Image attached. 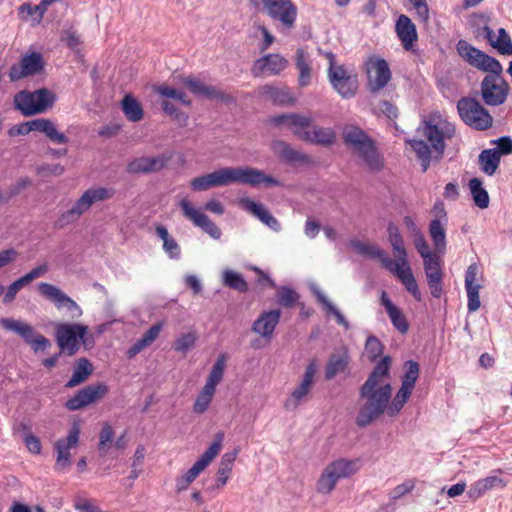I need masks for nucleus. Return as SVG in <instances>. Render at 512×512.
I'll use <instances>...</instances> for the list:
<instances>
[{"label":"nucleus","instance_id":"46","mask_svg":"<svg viewBox=\"0 0 512 512\" xmlns=\"http://www.w3.org/2000/svg\"><path fill=\"white\" fill-rule=\"evenodd\" d=\"M312 291L317 299L323 304L327 313L335 316L339 325H342L346 330L350 328L349 322L345 319L343 314L333 305V303L321 292L317 286H312Z\"/></svg>","mask_w":512,"mask_h":512},{"label":"nucleus","instance_id":"4","mask_svg":"<svg viewBox=\"0 0 512 512\" xmlns=\"http://www.w3.org/2000/svg\"><path fill=\"white\" fill-rule=\"evenodd\" d=\"M113 189L96 187L87 189L66 211H63L54 222V226L62 229L65 226L77 222L93 204L107 200L113 196Z\"/></svg>","mask_w":512,"mask_h":512},{"label":"nucleus","instance_id":"17","mask_svg":"<svg viewBox=\"0 0 512 512\" xmlns=\"http://www.w3.org/2000/svg\"><path fill=\"white\" fill-rule=\"evenodd\" d=\"M269 17L278 21L284 28L294 27L297 18V7L291 0H262Z\"/></svg>","mask_w":512,"mask_h":512},{"label":"nucleus","instance_id":"38","mask_svg":"<svg viewBox=\"0 0 512 512\" xmlns=\"http://www.w3.org/2000/svg\"><path fill=\"white\" fill-rule=\"evenodd\" d=\"M270 123L287 128H308L312 123V118L306 115L289 113L272 117Z\"/></svg>","mask_w":512,"mask_h":512},{"label":"nucleus","instance_id":"48","mask_svg":"<svg viewBox=\"0 0 512 512\" xmlns=\"http://www.w3.org/2000/svg\"><path fill=\"white\" fill-rule=\"evenodd\" d=\"M122 110L126 118L132 122L143 118V109L139 102L131 95H126L122 100Z\"/></svg>","mask_w":512,"mask_h":512},{"label":"nucleus","instance_id":"45","mask_svg":"<svg viewBox=\"0 0 512 512\" xmlns=\"http://www.w3.org/2000/svg\"><path fill=\"white\" fill-rule=\"evenodd\" d=\"M226 363H227V355L226 354L219 355L210 371V374H209L207 380H206V383L204 385L205 387L216 391V386L223 379Z\"/></svg>","mask_w":512,"mask_h":512},{"label":"nucleus","instance_id":"24","mask_svg":"<svg viewBox=\"0 0 512 512\" xmlns=\"http://www.w3.org/2000/svg\"><path fill=\"white\" fill-rule=\"evenodd\" d=\"M481 272L477 264H471L465 272V290L467 293L469 312H475L480 308L481 302L479 291L482 287L480 283Z\"/></svg>","mask_w":512,"mask_h":512},{"label":"nucleus","instance_id":"58","mask_svg":"<svg viewBox=\"0 0 512 512\" xmlns=\"http://www.w3.org/2000/svg\"><path fill=\"white\" fill-rule=\"evenodd\" d=\"M201 98H205L208 100H220L222 102L230 103L233 101V97L229 94L224 93L216 86L205 85L203 88V92L200 95Z\"/></svg>","mask_w":512,"mask_h":512},{"label":"nucleus","instance_id":"22","mask_svg":"<svg viewBox=\"0 0 512 512\" xmlns=\"http://www.w3.org/2000/svg\"><path fill=\"white\" fill-rule=\"evenodd\" d=\"M171 154H160L154 157H139L127 164V172L130 174H147L162 170L171 159Z\"/></svg>","mask_w":512,"mask_h":512},{"label":"nucleus","instance_id":"15","mask_svg":"<svg viewBox=\"0 0 512 512\" xmlns=\"http://www.w3.org/2000/svg\"><path fill=\"white\" fill-rule=\"evenodd\" d=\"M80 432V425L75 422L69 429L68 435L65 438H60L55 442L54 449L57 453L55 469L57 471L65 472L70 467V451L78 446Z\"/></svg>","mask_w":512,"mask_h":512},{"label":"nucleus","instance_id":"6","mask_svg":"<svg viewBox=\"0 0 512 512\" xmlns=\"http://www.w3.org/2000/svg\"><path fill=\"white\" fill-rule=\"evenodd\" d=\"M358 469L359 465L357 460L340 458L329 463L317 480V491L321 494H329L334 490L340 479L352 476Z\"/></svg>","mask_w":512,"mask_h":512},{"label":"nucleus","instance_id":"40","mask_svg":"<svg viewBox=\"0 0 512 512\" xmlns=\"http://www.w3.org/2000/svg\"><path fill=\"white\" fill-rule=\"evenodd\" d=\"M501 160L496 156L494 150L484 149L478 155V165L482 173L491 177L496 174L500 167Z\"/></svg>","mask_w":512,"mask_h":512},{"label":"nucleus","instance_id":"51","mask_svg":"<svg viewBox=\"0 0 512 512\" xmlns=\"http://www.w3.org/2000/svg\"><path fill=\"white\" fill-rule=\"evenodd\" d=\"M498 35L492 47L502 55H512V40L504 28L498 29Z\"/></svg>","mask_w":512,"mask_h":512},{"label":"nucleus","instance_id":"11","mask_svg":"<svg viewBox=\"0 0 512 512\" xmlns=\"http://www.w3.org/2000/svg\"><path fill=\"white\" fill-rule=\"evenodd\" d=\"M456 50L460 57H462L469 65L487 74H491L503 68L496 58L475 48L466 40H459L456 44Z\"/></svg>","mask_w":512,"mask_h":512},{"label":"nucleus","instance_id":"19","mask_svg":"<svg viewBox=\"0 0 512 512\" xmlns=\"http://www.w3.org/2000/svg\"><path fill=\"white\" fill-rule=\"evenodd\" d=\"M179 206L186 219L191 221L196 227L201 228L213 239H220L222 233L219 227L204 212L195 208L187 198H182L179 201Z\"/></svg>","mask_w":512,"mask_h":512},{"label":"nucleus","instance_id":"3","mask_svg":"<svg viewBox=\"0 0 512 512\" xmlns=\"http://www.w3.org/2000/svg\"><path fill=\"white\" fill-rule=\"evenodd\" d=\"M394 259H392L391 273L404 285L407 291L417 300H421V293L408 261L407 251L402 236L389 237Z\"/></svg>","mask_w":512,"mask_h":512},{"label":"nucleus","instance_id":"18","mask_svg":"<svg viewBox=\"0 0 512 512\" xmlns=\"http://www.w3.org/2000/svg\"><path fill=\"white\" fill-rule=\"evenodd\" d=\"M37 288L40 295L53 302L57 309L66 308L70 312L72 319L82 316L83 311L81 307L57 286L41 282L37 285Z\"/></svg>","mask_w":512,"mask_h":512},{"label":"nucleus","instance_id":"62","mask_svg":"<svg viewBox=\"0 0 512 512\" xmlns=\"http://www.w3.org/2000/svg\"><path fill=\"white\" fill-rule=\"evenodd\" d=\"M382 351V343L375 336H369L365 343L367 357L373 361L382 354Z\"/></svg>","mask_w":512,"mask_h":512},{"label":"nucleus","instance_id":"41","mask_svg":"<svg viewBox=\"0 0 512 512\" xmlns=\"http://www.w3.org/2000/svg\"><path fill=\"white\" fill-rule=\"evenodd\" d=\"M262 94L280 105H292L295 99L287 88H278L272 85L262 87Z\"/></svg>","mask_w":512,"mask_h":512},{"label":"nucleus","instance_id":"27","mask_svg":"<svg viewBox=\"0 0 512 512\" xmlns=\"http://www.w3.org/2000/svg\"><path fill=\"white\" fill-rule=\"evenodd\" d=\"M280 316L281 312L278 309L261 313L253 323L252 331L267 341H270L279 323Z\"/></svg>","mask_w":512,"mask_h":512},{"label":"nucleus","instance_id":"47","mask_svg":"<svg viewBox=\"0 0 512 512\" xmlns=\"http://www.w3.org/2000/svg\"><path fill=\"white\" fill-rule=\"evenodd\" d=\"M413 392V388L402 385L394 398L389 401V416L393 417L397 415L404 407L406 402L409 400L411 394Z\"/></svg>","mask_w":512,"mask_h":512},{"label":"nucleus","instance_id":"31","mask_svg":"<svg viewBox=\"0 0 512 512\" xmlns=\"http://www.w3.org/2000/svg\"><path fill=\"white\" fill-rule=\"evenodd\" d=\"M351 246L360 254L376 258L380 261L381 265L391 273L392 259L390 256L381 248L376 245L354 240L351 242Z\"/></svg>","mask_w":512,"mask_h":512},{"label":"nucleus","instance_id":"33","mask_svg":"<svg viewBox=\"0 0 512 512\" xmlns=\"http://www.w3.org/2000/svg\"><path fill=\"white\" fill-rule=\"evenodd\" d=\"M392 359L390 356H385L373 369L368 379L362 386H368L371 388H383L386 385H391L387 378L391 367Z\"/></svg>","mask_w":512,"mask_h":512},{"label":"nucleus","instance_id":"42","mask_svg":"<svg viewBox=\"0 0 512 512\" xmlns=\"http://www.w3.org/2000/svg\"><path fill=\"white\" fill-rule=\"evenodd\" d=\"M156 235L163 241V250L172 259H179L181 249L176 240L171 237L168 230L163 225H157L155 228Z\"/></svg>","mask_w":512,"mask_h":512},{"label":"nucleus","instance_id":"32","mask_svg":"<svg viewBox=\"0 0 512 512\" xmlns=\"http://www.w3.org/2000/svg\"><path fill=\"white\" fill-rule=\"evenodd\" d=\"M350 361L348 349L341 347L333 352L326 364L325 377L327 380L333 379L337 374L346 370Z\"/></svg>","mask_w":512,"mask_h":512},{"label":"nucleus","instance_id":"21","mask_svg":"<svg viewBox=\"0 0 512 512\" xmlns=\"http://www.w3.org/2000/svg\"><path fill=\"white\" fill-rule=\"evenodd\" d=\"M287 65L288 60L280 54H267L254 62L251 73L254 77L278 75Z\"/></svg>","mask_w":512,"mask_h":512},{"label":"nucleus","instance_id":"57","mask_svg":"<svg viewBox=\"0 0 512 512\" xmlns=\"http://www.w3.org/2000/svg\"><path fill=\"white\" fill-rule=\"evenodd\" d=\"M60 40L72 51L78 53L82 43L80 35L73 28L65 29L62 31Z\"/></svg>","mask_w":512,"mask_h":512},{"label":"nucleus","instance_id":"44","mask_svg":"<svg viewBox=\"0 0 512 512\" xmlns=\"http://www.w3.org/2000/svg\"><path fill=\"white\" fill-rule=\"evenodd\" d=\"M469 189L475 205L481 209H485L489 206V195L488 192L483 188V182L481 179L475 177L469 181Z\"/></svg>","mask_w":512,"mask_h":512},{"label":"nucleus","instance_id":"64","mask_svg":"<svg viewBox=\"0 0 512 512\" xmlns=\"http://www.w3.org/2000/svg\"><path fill=\"white\" fill-rule=\"evenodd\" d=\"M49 264L47 262H43L34 268H32L28 273L22 276V279L28 285L32 281L45 276L49 272Z\"/></svg>","mask_w":512,"mask_h":512},{"label":"nucleus","instance_id":"37","mask_svg":"<svg viewBox=\"0 0 512 512\" xmlns=\"http://www.w3.org/2000/svg\"><path fill=\"white\" fill-rule=\"evenodd\" d=\"M0 324L4 329L18 334L27 344L32 342V339L37 334L31 325L13 318H2Z\"/></svg>","mask_w":512,"mask_h":512},{"label":"nucleus","instance_id":"30","mask_svg":"<svg viewBox=\"0 0 512 512\" xmlns=\"http://www.w3.org/2000/svg\"><path fill=\"white\" fill-rule=\"evenodd\" d=\"M380 304L385 308L393 327L401 334H406L409 330L407 319L403 311L390 300L385 291L381 293Z\"/></svg>","mask_w":512,"mask_h":512},{"label":"nucleus","instance_id":"29","mask_svg":"<svg viewBox=\"0 0 512 512\" xmlns=\"http://www.w3.org/2000/svg\"><path fill=\"white\" fill-rule=\"evenodd\" d=\"M396 34L405 50H411L417 40V30L412 20L402 14L398 17L395 25Z\"/></svg>","mask_w":512,"mask_h":512},{"label":"nucleus","instance_id":"5","mask_svg":"<svg viewBox=\"0 0 512 512\" xmlns=\"http://www.w3.org/2000/svg\"><path fill=\"white\" fill-rule=\"evenodd\" d=\"M345 143L357 154L371 171H380L384 159L373 140L363 130H348L344 134Z\"/></svg>","mask_w":512,"mask_h":512},{"label":"nucleus","instance_id":"35","mask_svg":"<svg viewBox=\"0 0 512 512\" xmlns=\"http://www.w3.org/2000/svg\"><path fill=\"white\" fill-rule=\"evenodd\" d=\"M507 483L500 477L497 476H488L486 478L480 479L474 482L468 491V496L476 500L483 496L487 491L494 488H504Z\"/></svg>","mask_w":512,"mask_h":512},{"label":"nucleus","instance_id":"39","mask_svg":"<svg viewBox=\"0 0 512 512\" xmlns=\"http://www.w3.org/2000/svg\"><path fill=\"white\" fill-rule=\"evenodd\" d=\"M163 327V322L152 325L135 344L128 350L129 357H134L139 354L143 349L150 346L159 336Z\"/></svg>","mask_w":512,"mask_h":512},{"label":"nucleus","instance_id":"56","mask_svg":"<svg viewBox=\"0 0 512 512\" xmlns=\"http://www.w3.org/2000/svg\"><path fill=\"white\" fill-rule=\"evenodd\" d=\"M271 148L276 154L280 155L287 161H297L300 158L299 153L284 141L274 140L271 143Z\"/></svg>","mask_w":512,"mask_h":512},{"label":"nucleus","instance_id":"13","mask_svg":"<svg viewBox=\"0 0 512 512\" xmlns=\"http://www.w3.org/2000/svg\"><path fill=\"white\" fill-rule=\"evenodd\" d=\"M457 110L463 122L472 128H491L492 126V116L474 98H461L457 103Z\"/></svg>","mask_w":512,"mask_h":512},{"label":"nucleus","instance_id":"34","mask_svg":"<svg viewBox=\"0 0 512 512\" xmlns=\"http://www.w3.org/2000/svg\"><path fill=\"white\" fill-rule=\"evenodd\" d=\"M312 64L309 53L304 49H297L295 53V66L298 70V84L300 87H306L312 82Z\"/></svg>","mask_w":512,"mask_h":512},{"label":"nucleus","instance_id":"63","mask_svg":"<svg viewBox=\"0 0 512 512\" xmlns=\"http://www.w3.org/2000/svg\"><path fill=\"white\" fill-rule=\"evenodd\" d=\"M423 128H449L447 120L440 112H432L427 118L422 121Z\"/></svg>","mask_w":512,"mask_h":512},{"label":"nucleus","instance_id":"1","mask_svg":"<svg viewBox=\"0 0 512 512\" xmlns=\"http://www.w3.org/2000/svg\"><path fill=\"white\" fill-rule=\"evenodd\" d=\"M232 183L257 186L264 183L267 186H278L279 181L262 171L249 167H225L212 173L192 179L190 185L194 191H205L214 187L226 186Z\"/></svg>","mask_w":512,"mask_h":512},{"label":"nucleus","instance_id":"25","mask_svg":"<svg viewBox=\"0 0 512 512\" xmlns=\"http://www.w3.org/2000/svg\"><path fill=\"white\" fill-rule=\"evenodd\" d=\"M224 434L219 432L216 434L214 441L209 448L201 455V457L193 464V466L183 475L190 483H192L201 472L213 461L222 448Z\"/></svg>","mask_w":512,"mask_h":512},{"label":"nucleus","instance_id":"54","mask_svg":"<svg viewBox=\"0 0 512 512\" xmlns=\"http://www.w3.org/2000/svg\"><path fill=\"white\" fill-rule=\"evenodd\" d=\"M214 394V390L203 386V388L196 397V400L193 405V411L198 414L204 413L208 409Z\"/></svg>","mask_w":512,"mask_h":512},{"label":"nucleus","instance_id":"60","mask_svg":"<svg viewBox=\"0 0 512 512\" xmlns=\"http://www.w3.org/2000/svg\"><path fill=\"white\" fill-rule=\"evenodd\" d=\"M46 11L47 9L41 1L40 4L35 6H32L29 3H24L19 7L20 14H26L27 16H35V21L37 24L41 22Z\"/></svg>","mask_w":512,"mask_h":512},{"label":"nucleus","instance_id":"28","mask_svg":"<svg viewBox=\"0 0 512 512\" xmlns=\"http://www.w3.org/2000/svg\"><path fill=\"white\" fill-rule=\"evenodd\" d=\"M425 275L430 293L435 298H440L443 292V274L438 258L428 259L424 263Z\"/></svg>","mask_w":512,"mask_h":512},{"label":"nucleus","instance_id":"53","mask_svg":"<svg viewBox=\"0 0 512 512\" xmlns=\"http://www.w3.org/2000/svg\"><path fill=\"white\" fill-rule=\"evenodd\" d=\"M276 295L278 303L287 308L293 307L299 299L298 293L286 286L277 287Z\"/></svg>","mask_w":512,"mask_h":512},{"label":"nucleus","instance_id":"10","mask_svg":"<svg viewBox=\"0 0 512 512\" xmlns=\"http://www.w3.org/2000/svg\"><path fill=\"white\" fill-rule=\"evenodd\" d=\"M332 88L344 99L353 98L359 88L358 74L352 66L341 64L327 69Z\"/></svg>","mask_w":512,"mask_h":512},{"label":"nucleus","instance_id":"59","mask_svg":"<svg viewBox=\"0 0 512 512\" xmlns=\"http://www.w3.org/2000/svg\"><path fill=\"white\" fill-rule=\"evenodd\" d=\"M196 339L197 337L194 332H188L175 340L173 348L177 352L186 354L190 349L194 347Z\"/></svg>","mask_w":512,"mask_h":512},{"label":"nucleus","instance_id":"50","mask_svg":"<svg viewBox=\"0 0 512 512\" xmlns=\"http://www.w3.org/2000/svg\"><path fill=\"white\" fill-rule=\"evenodd\" d=\"M444 224L440 219H433L429 225V233L433 243L438 250H442L446 246V233Z\"/></svg>","mask_w":512,"mask_h":512},{"label":"nucleus","instance_id":"49","mask_svg":"<svg viewBox=\"0 0 512 512\" xmlns=\"http://www.w3.org/2000/svg\"><path fill=\"white\" fill-rule=\"evenodd\" d=\"M222 281L225 286L239 292H246L248 290V284L242 275L233 270H224L222 273Z\"/></svg>","mask_w":512,"mask_h":512},{"label":"nucleus","instance_id":"55","mask_svg":"<svg viewBox=\"0 0 512 512\" xmlns=\"http://www.w3.org/2000/svg\"><path fill=\"white\" fill-rule=\"evenodd\" d=\"M493 148L487 150H494L495 154L501 160L502 157L512 154V139L509 136H502L500 138L490 141Z\"/></svg>","mask_w":512,"mask_h":512},{"label":"nucleus","instance_id":"8","mask_svg":"<svg viewBox=\"0 0 512 512\" xmlns=\"http://www.w3.org/2000/svg\"><path fill=\"white\" fill-rule=\"evenodd\" d=\"M442 131L443 130H425L424 139H407L405 141L406 145L410 147L411 151L421 162L424 172L430 166L431 148L439 153H442L445 148Z\"/></svg>","mask_w":512,"mask_h":512},{"label":"nucleus","instance_id":"12","mask_svg":"<svg viewBox=\"0 0 512 512\" xmlns=\"http://www.w3.org/2000/svg\"><path fill=\"white\" fill-rule=\"evenodd\" d=\"M88 327L79 323H58L55 328V337L61 352L72 356L83 341Z\"/></svg>","mask_w":512,"mask_h":512},{"label":"nucleus","instance_id":"61","mask_svg":"<svg viewBox=\"0 0 512 512\" xmlns=\"http://www.w3.org/2000/svg\"><path fill=\"white\" fill-rule=\"evenodd\" d=\"M114 432L109 424H104L99 435V451L103 454L107 453L111 448Z\"/></svg>","mask_w":512,"mask_h":512},{"label":"nucleus","instance_id":"14","mask_svg":"<svg viewBox=\"0 0 512 512\" xmlns=\"http://www.w3.org/2000/svg\"><path fill=\"white\" fill-rule=\"evenodd\" d=\"M317 371V361L315 359L310 360V362L305 368L304 374L299 384L294 388V390L291 392V394L284 403V407L287 410L296 409L301 402L307 399L309 393L311 392L314 386Z\"/></svg>","mask_w":512,"mask_h":512},{"label":"nucleus","instance_id":"2","mask_svg":"<svg viewBox=\"0 0 512 512\" xmlns=\"http://www.w3.org/2000/svg\"><path fill=\"white\" fill-rule=\"evenodd\" d=\"M391 396V385H386L380 389L362 386L360 389V405L355 418L356 425L366 427L385 413L389 416Z\"/></svg>","mask_w":512,"mask_h":512},{"label":"nucleus","instance_id":"20","mask_svg":"<svg viewBox=\"0 0 512 512\" xmlns=\"http://www.w3.org/2000/svg\"><path fill=\"white\" fill-rule=\"evenodd\" d=\"M368 87L375 93L382 90L391 80V71L385 59L370 57L366 61Z\"/></svg>","mask_w":512,"mask_h":512},{"label":"nucleus","instance_id":"43","mask_svg":"<svg viewBox=\"0 0 512 512\" xmlns=\"http://www.w3.org/2000/svg\"><path fill=\"white\" fill-rule=\"evenodd\" d=\"M91 373L92 366L90 362L85 358H80L74 366L72 377L67 382L66 387L71 388L83 383Z\"/></svg>","mask_w":512,"mask_h":512},{"label":"nucleus","instance_id":"36","mask_svg":"<svg viewBox=\"0 0 512 512\" xmlns=\"http://www.w3.org/2000/svg\"><path fill=\"white\" fill-rule=\"evenodd\" d=\"M295 132L299 139L316 145L329 146L336 139L333 130H295Z\"/></svg>","mask_w":512,"mask_h":512},{"label":"nucleus","instance_id":"9","mask_svg":"<svg viewBox=\"0 0 512 512\" xmlns=\"http://www.w3.org/2000/svg\"><path fill=\"white\" fill-rule=\"evenodd\" d=\"M503 68L491 74H486L480 83V94L488 106H500L507 100L510 86L504 79Z\"/></svg>","mask_w":512,"mask_h":512},{"label":"nucleus","instance_id":"52","mask_svg":"<svg viewBox=\"0 0 512 512\" xmlns=\"http://www.w3.org/2000/svg\"><path fill=\"white\" fill-rule=\"evenodd\" d=\"M404 375L402 377V385L414 389L415 384L419 378L420 367L416 361L409 360L404 364Z\"/></svg>","mask_w":512,"mask_h":512},{"label":"nucleus","instance_id":"26","mask_svg":"<svg viewBox=\"0 0 512 512\" xmlns=\"http://www.w3.org/2000/svg\"><path fill=\"white\" fill-rule=\"evenodd\" d=\"M238 204L242 209L251 213L273 231L278 232L281 230L279 221L261 203L243 197L238 200Z\"/></svg>","mask_w":512,"mask_h":512},{"label":"nucleus","instance_id":"23","mask_svg":"<svg viewBox=\"0 0 512 512\" xmlns=\"http://www.w3.org/2000/svg\"><path fill=\"white\" fill-rule=\"evenodd\" d=\"M108 391L104 384L88 385L66 402V408L75 411L101 399Z\"/></svg>","mask_w":512,"mask_h":512},{"label":"nucleus","instance_id":"7","mask_svg":"<svg viewBox=\"0 0 512 512\" xmlns=\"http://www.w3.org/2000/svg\"><path fill=\"white\" fill-rule=\"evenodd\" d=\"M55 101V95L42 88L33 92L20 91L14 97L16 108L26 116L45 112Z\"/></svg>","mask_w":512,"mask_h":512},{"label":"nucleus","instance_id":"16","mask_svg":"<svg viewBox=\"0 0 512 512\" xmlns=\"http://www.w3.org/2000/svg\"><path fill=\"white\" fill-rule=\"evenodd\" d=\"M44 67L42 54L32 51L21 56L19 62L10 67L8 76L11 81H18L42 73Z\"/></svg>","mask_w":512,"mask_h":512}]
</instances>
